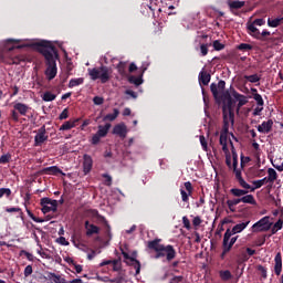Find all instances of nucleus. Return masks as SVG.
<instances>
[{
    "label": "nucleus",
    "instance_id": "obj_57",
    "mask_svg": "<svg viewBox=\"0 0 283 283\" xmlns=\"http://www.w3.org/2000/svg\"><path fill=\"white\" fill-rule=\"evenodd\" d=\"M199 140H200L203 151H208V143H207V139L205 138V135H201L199 137Z\"/></svg>",
    "mask_w": 283,
    "mask_h": 283
},
{
    "label": "nucleus",
    "instance_id": "obj_39",
    "mask_svg": "<svg viewBox=\"0 0 283 283\" xmlns=\"http://www.w3.org/2000/svg\"><path fill=\"white\" fill-rule=\"evenodd\" d=\"M219 275L223 282H229V280H231L233 277V274H231V271H229V270L220 271Z\"/></svg>",
    "mask_w": 283,
    "mask_h": 283
},
{
    "label": "nucleus",
    "instance_id": "obj_12",
    "mask_svg": "<svg viewBox=\"0 0 283 283\" xmlns=\"http://www.w3.org/2000/svg\"><path fill=\"white\" fill-rule=\"evenodd\" d=\"M84 229L86 230L87 238H92L93 235H98V233H101V228L98 226L90 223V221L84 222Z\"/></svg>",
    "mask_w": 283,
    "mask_h": 283
},
{
    "label": "nucleus",
    "instance_id": "obj_25",
    "mask_svg": "<svg viewBox=\"0 0 283 283\" xmlns=\"http://www.w3.org/2000/svg\"><path fill=\"white\" fill-rule=\"evenodd\" d=\"M13 108L15 112H19L21 116H25L28 114V111L30 109V106L23 103H15L13 105Z\"/></svg>",
    "mask_w": 283,
    "mask_h": 283
},
{
    "label": "nucleus",
    "instance_id": "obj_59",
    "mask_svg": "<svg viewBox=\"0 0 283 283\" xmlns=\"http://www.w3.org/2000/svg\"><path fill=\"white\" fill-rule=\"evenodd\" d=\"M69 116H70V111L67 108H64L62 111V113L60 114L59 119L60 120H65V119L69 118Z\"/></svg>",
    "mask_w": 283,
    "mask_h": 283
},
{
    "label": "nucleus",
    "instance_id": "obj_46",
    "mask_svg": "<svg viewBox=\"0 0 283 283\" xmlns=\"http://www.w3.org/2000/svg\"><path fill=\"white\" fill-rule=\"evenodd\" d=\"M12 160V155L10 153L4 154L0 157V165H8Z\"/></svg>",
    "mask_w": 283,
    "mask_h": 283
},
{
    "label": "nucleus",
    "instance_id": "obj_24",
    "mask_svg": "<svg viewBox=\"0 0 283 283\" xmlns=\"http://www.w3.org/2000/svg\"><path fill=\"white\" fill-rule=\"evenodd\" d=\"M199 83H200V85H209V83H211V74H209L207 71L202 70L199 73Z\"/></svg>",
    "mask_w": 283,
    "mask_h": 283
},
{
    "label": "nucleus",
    "instance_id": "obj_16",
    "mask_svg": "<svg viewBox=\"0 0 283 283\" xmlns=\"http://www.w3.org/2000/svg\"><path fill=\"white\" fill-rule=\"evenodd\" d=\"M44 280H48L51 283H70L67 280H65V277L53 272H48L46 276H44Z\"/></svg>",
    "mask_w": 283,
    "mask_h": 283
},
{
    "label": "nucleus",
    "instance_id": "obj_18",
    "mask_svg": "<svg viewBox=\"0 0 283 283\" xmlns=\"http://www.w3.org/2000/svg\"><path fill=\"white\" fill-rule=\"evenodd\" d=\"M274 273L275 275H282V252L276 253L274 258Z\"/></svg>",
    "mask_w": 283,
    "mask_h": 283
},
{
    "label": "nucleus",
    "instance_id": "obj_60",
    "mask_svg": "<svg viewBox=\"0 0 283 283\" xmlns=\"http://www.w3.org/2000/svg\"><path fill=\"white\" fill-rule=\"evenodd\" d=\"M102 178H105V185L106 187H112V176H109L108 174H103Z\"/></svg>",
    "mask_w": 283,
    "mask_h": 283
},
{
    "label": "nucleus",
    "instance_id": "obj_51",
    "mask_svg": "<svg viewBox=\"0 0 283 283\" xmlns=\"http://www.w3.org/2000/svg\"><path fill=\"white\" fill-rule=\"evenodd\" d=\"M40 205L41 207H48V205H51L53 206L54 205V200L48 198V197H44L40 200Z\"/></svg>",
    "mask_w": 283,
    "mask_h": 283
},
{
    "label": "nucleus",
    "instance_id": "obj_64",
    "mask_svg": "<svg viewBox=\"0 0 283 283\" xmlns=\"http://www.w3.org/2000/svg\"><path fill=\"white\" fill-rule=\"evenodd\" d=\"M182 276H175L171 279L170 283H182Z\"/></svg>",
    "mask_w": 283,
    "mask_h": 283
},
{
    "label": "nucleus",
    "instance_id": "obj_6",
    "mask_svg": "<svg viewBox=\"0 0 283 283\" xmlns=\"http://www.w3.org/2000/svg\"><path fill=\"white\" fill-rule=\"evenodd\" d=\"M273 223H271V217L266 216L260 219L258 222H255L251 231L252 233H264V231L271 230Z\"/></svg>",
    "mask_w": 283,
    "mask_h": 283
},
{
    "label": "nucleus",
    "instance_id": "obj_33",
    "mask_svg": "<svg viewBox=\"0 0 283 283\" xmlns=\"http://www.w3.org/2000/svg\"><path fill=\"white\" fill-rule=\"evenodd\" d=\"M282 23H283V17L276 18V19H271V18L268 19L269 28H280Z\"/></svg>",
    "mask_w": 283,
    "mask_h": 283
},
{
    "label": "nucleus",
    "instance_id": "obj_20",
    "mask_svg": "<svg viewBox=\"0 0 283 283\" xmlns=\"http://www.w3.org/2000/svg\"><path fill=\"white\" fill-rule=\"evenodd\" d=\"M42 174H46L49 176H59L61 174L62 176H65V172L61 170L57 166H51L42 169Z\"/></svg>",
    "mask_w": 283,
    "mask_h": 283
},
{
    "label": "nucleus",
    "instance_id": "obj_21",
    "mask_svg": "<svg viewBox=\"0 0 283 283\" xmlns=\"http://www.w3.org/2000/svg\"><path fill=\"white\" fill-rule=\"evenodd\" d=\"M247 30H248V34H250V36H253V39H261L262 35H260V29H258L254 24H252L251 22L247 23Z\"/></svg>",
    "mask_w": 283,
    "mask_h": 283
},
{
    "label": "nucleus",
    "instance_id": "obj_44",
    "mask_svg": "<svg viewBox=\"0 0 283 283\" xmlns=\"http://www.w3.org/2000/svg\"><path fill=\"white\" fill-rule=\"evenodd\" d=\"M228 140H229V130L222 129L219 138L220 145H227Z\"/></svg>",
    "mask_w": 283,
    "mask_h": 283
},
{
    "label": "nucleus",
    "instance_id": "obj_28",
    "mask_svg": "<svg viewBox=\"0 0 283 283\" xmlns=\"http://www.w3.org/2000/svg\"><path fill=\"white\" fill-rule=\"evenodd\" d=\"M59 210V201L57 200H53V206H42V213H50V211H52L53 213H56V211Z\"/></svg>",
    "mask_w": 283,
    "mask_h": 283
},
{
    "label": "nucleus",
    "instance_id": "obj_34",
    "mask_svg": "<svg viewBox=\"0 0 283 283\" xmlns=\"http://www.w3.org/2000/svg\"><path fill=\"white\" fill-rule=\"evenodd\" d=\"M230 193L234 196L235 198H242L243 196H247L249 193V190L240 189V188H232L230 189Z\"/></svg>",
    "mask_w": 283,
    "mask_h": 283
},
{
    "label": "nucleus",
    "instance_id": "obj_40",
    "mask_svg": "<svg viewBox=\"0 0 283 283\" xmlns=\"http://www.w3.org/2000/svg\"><path fill=\"white\" fill-rule=\"evenodd\" d=\"M117 72L120 74V76L127 75V62H119L117 64Z\"/></svg>",
    "mask_w": 283,
    "mask_h": 283
},
{
    "label": "nucleus",
    "instance_id": "obj_35",
    "mask_svg": "<svg viewBox=\"0 0 283 283\" xmlns=\"http://www.w3.org/2000/svg\"><path fill=\"white\" fill-rule=\"evenodd\" d=\"M76 123H78V119H75L74 122H65L61 127L60 132H67L70 129H73V127H76Z\"/></svg>",
    "mask_w": 283,
    "mask_h": 283
},
{
    "label": "nucleus",
    "instance_id": "obj_27",
    "mask_svg": "<svg viewBox=\"0 0 283 283\" xmlns=\"http://www.w3.org/2000/svg\"><path fill=\"white\" fill-rule=\"evenodd\" d=\"M109 129H112V124H109V123L105 124L104 126L99 125L96 134L98 136H101L102 138H105V136H107V134H109Z\"/></svg>",
    "mask_w": 283,
    "mask_h": 283
},
{
    "label": "nucleus",
    "instance_id": "obj_37",
    "mask_svg": "<svg viewBox=\"0 0 283 283\" xmlns=\"http://www.w3.org/2000/svg\"><path fill=\"white\" fill-rule=\"evenodd\" d=\"M241 201V198H238V199H232V200H228L227 201V205H228V209L232 212V213H235V208L237 205H240Z\"/></svg>",
    "mask_w": 283,
    "mask_h": 283
},
{
    "label": "nucleus",
    "instance_id": "obj_41",
    "mask_svg": "<svg viewBox=\"0 0 283 283\" xmlns=\"http://www.w3.org/2000/svg\"><path fill=\"white\" fill-rule=\"evenodd\" d=\"M56 99V95L50 91H46L43 96H42V101H44L45 103H51L52 101Z\"/></svg>",
    "mask_w": 283,
    "mask_h": 283
},
{
    "label": "nucleus",
    "instance_id": "obj_32",
    "mask_svg": "<svg viewBox=\"0 0 283 283\" xmlns=\"http://www.w3.org/2000/svg\"><path fill=\"white\" fill-rule=\"evenodd\" d=\"M234 235L232 232H231V229H227L226 230V233L223 235V242H222V248H226V251L229 247V242H231V237Z\"/></svg>",
    "mask_w": 283,
    "mask_h": 283
},
{
    "label": "nucleus",
    "instance_id": "obj_2",
    "mask_svg": "<svg viewBox=\"0 0 283 283\" xmlns=\"http://www.w3.org/2000/svg\"><path fill=\"white\" fill-rule=\"evenodd\" d=\"M163 242V239L156 238L155 240L147 242V249L150 251H155V260H160L163 258H166L167 262H171V260H176V249L174 245L168 244H160Z\"/></svg>",
    "mask_w": 283,
    "mask_h": 283
},
{
    "label": "nucleus",
    "instance_id": "obj_52",
    "mask_svg": "<svg viewBox=\"0 0 283 283\" xmlns=\"http://www.w3.org/2000/svg\"><path fill=\"white\" fill-rule=\"evenodd\" d=\"M27 213L29 216V218H31V220H33V222H45V220L39 218V217H35L34 213H32V211H30L29 209H27Z\"/></svg>",
    "mask_w": 283,
    "mask_h": 283
},
{
    "label": "nucleus",
    "instance_id": "obj_11",
    "mask_svg": "<svg viewBox=\"0 0 283 283\" xmlns=\"http://www.w3.org/2000/svg\"><path fill=\"white\" fill-rule=\"evenodd\" d=\"M184 187L185 189H180L181 200L182 202H189V196L193 193V186L191 185V181H186Z\"/></svg>",
    "mask_w": 283,
    "mask_h": 283
},
{
    "label": "nucleus",
    "instance_id": "obj_42",
    "mask_svg": "<svg viewBox=\"0 0 283 283\" xmlns=\"http://www.w3.org/2000/svg\"><path fill=\"white\" fill-rule=\"evenodd\" d=\"M241 202L244 205H255V197H253V195H243V197H241Z\"/></svg>",
    "mask_w": 283,
    "mask_h": 283
},
{
    "label": "nucleus",
    "instance_id": "obj_10",
    "mask_svg": "<svg viewBox=\"0 0 283 283\" xmlns=\"http://www.w3.org/2000/svg\"><path fill=\"white\" fill-rule=\"evenodd\" d=\"M122 254L124 260H129L130 265L135 269V274L138 275L140 273V261L136 260V252H133V256L125 251H123Z\"/></svg>",
    "mask_w": 283,
    "mask_h": 283
},
{
    "label": "nucleus",
    "instance_id": "obj_43",
    "mask_svg": "<svg viewBox=\"0 0 283 283\" xmlns=\"http://www.w3.org/2000/svg\"><path fill=\"white\" fill-rule=\"evenodd\" d=\"M243 78L249 83H260L262 76L258 74H252V75H244Z\"/></svg>",
    "mask_w": 283,
    "mask_h": 283
},
{
    "label": "nucleus",
    "instance_id": "obj_55",
    "mask_svg": "<svg viewBox=\"0 0 283 283\" xmlns=\"http://www.w3.org/2000/svg\"><path fill=\"white\" fill-rule=\"evenodd\" d=\"M182 224L187 231L191 230V221H189V218L187 216L182 217Z\"/></svg>",
    "mask_w": 283,
    "mask_h": 283
},
{
    "label": "nucleus",
    "instance_id": "obj_48",
    "mask_svg": "<svg viewBox=\"0 0 283 283\" xmlns=\"http://www.w3.org/2000/svg\"><path fill=\"white\" fill-rule=\"evenodd\" d=\"M238 50L241 52H249V50H253V45L248 44V43H241L237 46Z\"/></svg>",
    "mask_w": 283,
    "mask_h": 283
},
{
    "label": "nucleus",
    "instance_id": "obj_9",
    "mask_svg": "<svg viewBox=\"0 0 283 283\" xmlns=\"http://www.w3.org/2000/svg\"><path fill=\"white\" fill-rule=\"evenodd\" d=\"M222 118H223V126L222 129L226 132H229V127L231 125H235V113H228V112H222Z\"/></svg>",
    "mask_w": 283,
    "mask_h": 283
},
{
    "label": "nucleus",
    "instance_id": "obj_45",
    "mask_svg": "<svg viewBox=\"0 0 283 283\" xmlns=\"http://www.w3.org/2000/svg\"><path fill=\"white\" fill-rule=\"evenodd\" d=\"M118 114H120V111H118V108H114L112 114H107L104 117V120H116V118H118Z\"/></svg>",
    "mask_w": 283,
    "mask_h": 283
},
{
    "label": "nucleus",
    "instance_id": "obj_30",
    "mask_svg": "<svg viewBox=\"0 0 283 283\" xmlns=\"http://www.w3.org/2000/svg\"><path fill=\"white\" fill-rule=\"evenodd\" d=\"M108 264H113V271H120V260H107L99 263V266H107Z\"/></svg>",
    "mask_w": 283,
    "mask_h": 283
},
{
    "label": "nucleus",
    "instance_id": "obj_5",
    "mask_svg": "<svg viewBox=\"0 0 283 283\" xmlns=\"http://www.w3.org/2000/svg\"><path fill=\"white\" fill-rule=\"evenodd\" d=\"M230 145L232 147L231 151H232V169L234 172V176L240 185V187H242V189H252L251 185H249L244 178H242V170L238 169V153L235 151V147H233V142L230 140Z\"/></svg>",
    "mask_w": 283,
    "mask_h": 283
},
{
    "label": "nucleus",
    "instance_id": "obj_38",
    "mask_svg": "<svg viewBox=\"0 0 283 283\" xmlns=\"http://www.w3.org/2000/svg\"><path fill=\"white\" fill-rule=\"evenodd\" d=\"M83 83H85V78H83V77L71 78L69 82V87L70 88L78 87V85H83Z\"/></svg>",
    "mask_w": 283,
    "mask_h": 283
},
{
    "label": "nucleus",
    "instance_id": "obj_8",
    "mask_svg": "<svg viewBox=\"0 0 283 283\" xmlns=\"http://www.w3.org/2000/svg\"><path fill=\"white\" fill-rule=\"evenodd\" d=\"M48 132L45 130V125H42L39 129L36 135L34 136V147H41L43 143L48 140Z\"/></svg>",
    "mask_w": 283,
    "mask_h": 283
},
{
    "label": "nucleus",
    "instance_id": "obj_19",
    "mask_svg": "<svg viewBox=\"0 0 283 283\" xmlns=\"http://www.w3.org/2000/svg\"><path fill=\"white\" fill-rule=\"evenodd\" d=\"M248 224H251V220L244 219L241 223L235 224L230 231L235 235V233H242L247 229Z\"/></svg>",
    "mask_w": 283,
    "mask_h": 283
},
{
    "label": "nucleus",
    "instance_id": "obj_13",
    "mask_svg": "<svg viewBox=\"0 0 283 283\" xmlns=\"http://www.w3.org/2000/svg\"><path fill=\"white\" fill-rule=\"evenodd\" d=\"M256 129L260 134H271V132L273 130V119L262 122L261 125L256 126Z\"/></svg>",
    "mask_w": 283,
    "mask_h": 283
},
{
    "label": "nucleus",
    "instance_id": "obj_17",
    "mask_svg": "<svg viewBox=\"0 0 283 283\" xmlns=\"http://www.w3.org/2000/svg\"><path fill=\"white\" fill-rule=\"evenodd\" d=\"M228 6L230 8V12H232V14H237L235 10H242V8H244L245 2L244 1H240V0H234V1H229Z\"/></svg>",
    "mask_w": 283,
    "mask_h": 283
},
{
    "label": "nucleus",
    "instance_id": "obj_62",
    "mask_svg": "<svg viewBox=\"0 0 283 283\" xmlns=\"http://www.w3.org/2000/svg\"><path fill=\"white\" fill-rule=\"evenodd\" d=\"M93 103L94 105H103V103H105V98H103L102 96H95L93 98Z\"/></svg>",
    "mask_w": 283,
    "mask_h": 283
},
{
    "label": "nucleus",
    "instance_id": "obj_22",
    "mask_svg": "<svg viewBox=\"0 0 283 283\" xmlns=\"http://www.w3.org/2000/svg\"><path fill=\"white\" fill-rule=\"evenodd\" d=\"M268 182L270 184L268 187L269 189L273 188V184L275 182V180H277V171H275V169L273 168H269L268 169V177H265Z\"/></svg>",
    "mask_w": 283,
    "mask_h": 283
},
{
    "label": "nucleus",
    "instance_id": "obj_7",
    "mask_svg": "<svg viewBox=\"0 0 283 283\" xmlns=\"http://www.w3.org/2000/svg\"><path fill=\"white\" fill-rule=\"evenodd\" d=\"M21 43V40H14V39H8L4 42V51L6 52H14V50H21L23 48H36L33 44H19Z\"/></svg>",
    "mask_w": 283,
    "mask_h": 283
},
{
    "label": "nucleus",
    "instance_id": "obj_14",
    "mask_svg": "<svg viewBox=\"0 0 283 283\" xmlns=\"http://www.w3.org/2000/svg\"><path fill=\"white\" fill-rule=\"evenodd\" d=\"M92 167H94V159H92V156L85 154L83 156V171L85 176L92 171Z\"/></svg>",
    "mask_w": 283,
    "mask_h": 283
},
{
    "label": "nucleus",
    "instance_id": "obj_58",
    "mask_svg": "<svg viewBox=\"0 0 283 283\" xmlns=\"http://www.w3.org/2000/svg\"><path fill=\"white\" fill-rule=\"evenodd\" d=\"M252 25H259V27H262V25H265L266 23V20H264L263 18H259V19H255L253 22H250Z\"/></svg>",
    "mask_w": 283,
    "mask_h": 283
},
{
    "label": "nucleus",
    "instance_id": "obj_50",
    "mask_svg": "<svg viewBox=\"0 0 283 283\" xmlns=\"http://www.w3.org/2000/svg\"><path fill=\"white\" fill-rule=\"evenodd\" d=\"M10 198L12 196V190L10 188H0V198L3 197Z\"/></svg>",
    "mask_w": 283,
    "mask_h": 283
},
{
    "label": "nucleus",
    "instance_id": "obj_47",
    "mask_svg": "<svg viewBox=\"0 0 283 283\" xmlns=\"http://www.w3.org/2000/svg\"><path fill=\"white\" fill-rule=\"evenodd\" d=\"M224 87H227V82H224V80L219 81L218 85H217L218 94H220V93L224 94V92H227V91H224Z\"/></svg>",
    "mask_w": 283,
    "mask_h": 283
},
{
    "label": "nucleus",
    "instance_id": "obj_1",
    "mask_svg": "<svg viewBox=\"0 0 283 283\" xmlns=\"http://www.w3.org/2000/svg\"><path fill=\"white\" fill-rule=\"evenodd\" d=\"M33 45L35 46V50L44 56L46 64L45 76L48 77V81H53V78H56L57 73L56 61H59V51L56 50V46L50 41L36 42Z\"/></svg>",
    "mask_w": 283,
    "mask_h": 283
},
{
    "label": "nucleus",
    "instance_id": "obj_4",
    "mask_svg": "<svg viewBox=\"0 0 283 283\" xmlns=\"http://www.w3.org/2000/svg\"><path fill=\"white\" fill-rule=\"evenodd\" d=\"M87 72L91 81H101V83L105 84L112 78V69L103 64L97 67L87 69Z\"/></svg>",
    "mask_w": 283,
    "mask_h": 283
},
{
    "label": "nucleus",
    "instance_id": "obj_36",
    "mask_svg": "<svg viewBox=\"0 0 283 283\" xmlns=\"http://www.w3.org/2000/svg\"><path fill=\"white\" fill-rule=\"evenodd\" d=\"M266 182H269L266 177H264L263 179H260V180L252 181L253 188H251V191H255V189H260V188L264 187V185H266Z\"/></svg>",
    "mask_w": 283,
    "mask_h": 283
},
{
    "label": "nucleus",
    "instance_id": "obj_3",
    "mask_svg": "<svg viewBox=\"0 0 283 283\" xmlns=\"http://www.w3.org/2000/svg\"><path fill=\"white\" fill-rule=\"evenodd\" d=\"M210 92L218 105L222 103V112H227L228 114H235V101L231 97V93L229 91L223 92L221 95L218 93V84L212 83L210 85Z\"/></svg>",
    "mask_w": 283,
    "mask_h": 283
},
{
    "label": "nucleus",
    "instance_id": "obj_63",
    "mask_svg": "<svg viewBox=\"0 0 283 283\" xmlns=\"http://www.w3.org/2000/svg\"><path fill=\"white\" fill-rule=\"evenodd\" d=\"M33 273L32 265H27L24 269V277H30V275Z\"/></svg>",
    "mask_w": 283,
    "mask_h": 283
},
{
    "label": "nucleus",
    "instance_id": "obj_29",
    "mask_svg": "<svg viewBox=\"0 0 283 283\" xmlns=\"http://www.w3.org/2000/svg\"><path fill=\"white\" fill-rule=\"evenodd\" d=\"M91 213L93 216V218L97 219V222L104 224V227H107V224H109V222L107 221V219H105L104 216H102L101 213H98V210L96 209H92Z\"/></svg>",
    "mask_w": 283,
    "mask_h": 283
},
{
    "label": "nucleus",
    "instance_id": "obj_54",
    "mask_svg": "<svg viewBox=\"0 0 283 283\" xmlns=\"http://www.w3.org/2000/svg\"><path fill=\"white\" fill-rule=\"evenodd\" d=\"M209 45H211V44H201L200 45L201 56H207V54H209Z\"/></svg>",
    "mask_w": 283,
    "mask_h": 283
},
{
    "label": "nucleus",
    "instance_id": "obj_23",
    "mask_svg": "<svg viewBox=\"0 0 283 283\" xmlns=\"http://www.w3.org/2000/svg\"><path fill=\"white\" fill-rule=\"evenodd\" d=\"M233 97L235 98V101H239L237 112H240V107H244V105H247V103H249V99H247V96H244L235 91L233 92Z\"/></svg>",
    "mask_w": 283,
    "mask_h": 283
},
{
    "label": "nucleus",
    "instance_id": "obj_61",
    "mask_svg": "<svg viewBox=\"0 0 283 283\" xmlns=\"http://www.w3.org/2000/svg\"><path fill=\"white\" fill-rule=\"evenodd\" d=\"M101 135H98L97 133H95V135H93L92 139H91V143L93 145H98L101 143Z\"/></svg>",
    "mask_w": 283,
    "mask_h": 283
},
{
    "label": "nucleus",
    "instance_id": "obj_56",
    "mask_svg": "<svg viewBox=\"0 0 283 283\" xmlns=\"http://www.w3.org/2000/svg\"><path fill=\"white\" fill-rule=\"evenodd\" d=\"M57 244H61L62 247H70V241L65 239V237H60L56 239Z\"/></svg>",
    "mask_w": 283,
    "mask_h": 283
},
{
    "label": "nucleus",
    "instance_id": "obj_49",
    "mask_svg": "<svg viewBox=\"0 0 283 283\" xmlns=\"http://www.w3.org/2000/svg\"><path fill=\"white\" fill-rule=\"evenodd\" d=\"M252 98L255 101L259 107H264V99L262 98V95L255 94L254 96H252Z\"/></svg>",
    "mask_w": 283,
    "mask_h": 283
},
{
    "label": "nucleus",
    "instance_id": "obj_26",
    "mask_svg": "<svg viewBox=\"0 0 283 283\" xmlns=\"http://www.w3.org/2000/svg\"><path fill=\"white\" fill-rule=\"evenodd\" d=\"M145 70L147 69H144L139 76L130 75L128 77V83H130L132 85H136V87L143 85V74H145Z\"/></svg>",
    "mask_w": 283,
    "mask_h": 283
},
{
    "label": "nucleus",
    "instance_id": "obj_31",
    "mask_svg": "<svg viewBox=\"0 0 283 283\" xmlns=\"http://www.w3.org/2000/svg\"><path fill=\"white\" fill-rule=\"evenodd\" d=\"M28 61V56L25 55H15L11 57L10 64L11 65H21V63H25Z\"/></svg>",
    "mask_w": 283,
    "mask_h": 283
},
{
    "label": "nucleus",
    "instance_id": "obj_15",
    "mask_svg": "<svg viewBox=\"0 0 283 283\" xmlns=\"http://www.w3.org/2000/svg\"><path fill=\"white\" fill-rule=\"evenodd\" d=\"M113 134H115V136H119V138H127V125H125V123L115 125Z\"/></svg>",
    "mask_w": 283,
    "mask_h": 283
},
{
    "label": "nucleus",
    "instance_id": "obj_53",
    "mask_svg": "<svg viewBox=\"0 0 283 283\" xmlns=\"http://www.w3.org/2000/svg\"><path fill=\"white\" fill-rule=\"evenodd\" d=\"M212 46H213V49H214L217 52H220L221 50H224V44H222V43L220 42V40L213 41Z\"/></svg>",
    "mask_w": 283,
    "mask_h": 283
}]
</instances>
